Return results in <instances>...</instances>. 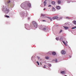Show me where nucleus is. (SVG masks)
I'll return each instance as SVG.
<instances>
[{"instance_id":"obj_43","label":"nucleus","mask_w":76,"mask_h":76,"mask_svg":"<svg viewBox=\"0 0 76 76\" xmlns=\"http://www.w3.org/2000/svg\"><path fill=\"white\" fill-rule=\"evenodd\" d=\"M47 0H45V1H47Z\"/></svg>"},{"instance_id":"obj_23","label":"nucleus","mask_w":76,"mask_h":76,"mask_svg":"<svg viewBox=\"0 0 76 76\" xmlns=\"http://www.w3.org/2000/svg\"><path fill=\"white\" fill-rule=\"evenodd\" d=\"M55 62L56 63H57V59H56L55 60Z\"/></svg>"},{"instance_id":"obj_14","label":"nucleus","mask_w":76,"mask_h":76,"mask_svg":"<svg viewBox=\"0 0 76 76\" xmlns=\"http://www.w3.org/2000/svg\"><path fill=\"white\" fill-rule=\"evenodd\" d=\"M52 9L53 11H55L56 10L55 8L54 7H53Z\"/></svg>"},{"instance_id":"obj_3","label":"nucleus","mask_w":76,"mask_h":76,"mask_svg":"<svg viewBox=\"0 0 76 76\" xmlns=\"http://www.w3.org/2000/svg\"><path fill=\"white\" fill-rule=\"evenodd\" d=\"M42 28L44 31H46V30H47V29H48V27L44 26H41L39 27V29H42Z\"/></svg>"},{"instance_id":"obj_33","label":"nucleus","mask_w":76,"mask_h":76,"mask_svg":"<svg viewBox=\"0 0 76 76\" xmlns=\"http://www.w3.org/2000/svg\"><path fill=\"white\" fill-rule=\"evenodd\" d=\"M20 6H21V7H22V8H22V4H21L20 5Z\"/></svg>"},{"instance_id":"obj_12","label":"nucleus","mask_w":76,"mask_h":76,"mask_svg":"<svg viewBox=\"0 0 76 76\" xmlns=\"http://www.w3.org/2000/svg\"><path fill=\"white\" fill-rule=\"evenodd\" d=\"M56 8L57 9H60V7L59 6H57L56 7Z\"/></svg>"},{"instance_id":"obj_35","label":"nucleus","mask_w":76,"mask_h":76,"mask_svg":"<svg viewBox=\"0 0 76 76\" xmlns=\"http://www.w3.org/2000/svg\"><path fill=\"white\" fill-rule=\"evenodd\" d=\"M74 28H75H75H76V26H75Z\"/></svg>"},{"instance_id":"obj_26","label":"nucleus","mask_w":76,"mask_h":76,"mask_svg":"<svg viewBox=\"0 0 76 76\" xmlns=\"http://www.w3.org/2000/svg\"><path fill=\"white\" fill-rule=\"evenodd\" d=\"M37 63L38 65H39V62L38 61L37 62Z\"/></svg>"},{"instance_id":"obj_18","label":"nucleus","mask_w":76,"mask_h":76,"mask_svg":"<svg viewBox=\"0 0 76 76\" xmlns=\"http://www.w3.org/2000/svg\"><path fill=\"white\" fill-rule=\"evenodd\" d=\"M58 4H60V3H61V1H58Z\"/></svg>"},{"instance_id":"obj_2","label":"nucleus","mask_w":76,"mask_h":76,"mask_svg":"<svg viewBox=\"0 0 76 76\" xmlns=\"http://www.w3.org/2000/svg\"><path fill=\"white\" fill-rule=\"evenodd\" d=\"M7 4H8V7H10V8H12L13 7V4L11 3L10 1L8 0L7 2Z\"/></svg>"},{"instance_id":"obj_38","label":"nucleus","mask_w":76,"mask_h":76,"mask_svg":"<svg viewBox=\"0 0 76 76\" xmlns=\"http://www.w3.org/2000/svg\"><path fill=\"white\" fill-rule=\"evenodd\" d=\"M41 7H42V5H41Z\"/></svg>"},{"instance_id":"obj_21","label":"nucleus","mask_w":76,"mask_h":76,"mask_svg":"<svg viewBox=\"0 0 76 76\" xmlns=\"http://www.w3.org/2000/svg\"><path fill=\"white\" fill-rule=\"evenodd\" d=\"M48 18H49V19H50L51 21H52V19L50 18L49 17H47Z\"/></svg>"},{"instance_id":"obj_27","label":"nucleus","mask_w":76,"mask_h":76,"mask_svg":"<svg viewBox=\"0 0 76 76\" xmlns=\"http://www.w3.org/2000/svg\"><path fill=\"white\" fill-rule=\"evenodd\" d=\"M66 19H70L69 18V17H66Z\"/></svg>"},{"instance_id":"obj_37","label":"nucleus","mask_w":76,"mask_h":76,"mask_svg":"<svg viewBox=\"0 0 76 76\" xmlns=\"http://www.w3.org/2000/svg\"><path fill=\"white\" fill-rule=\"evenodd\" d=\"M43 68H45V66H43Z\"/></svg>"},{"instance_id":"obj_15","label":"nucleus","mask_w":76,"mask_h":76,"mask_svg":"<svg viewBox=\"0 0 76 76\" xmlns=\"http://www.w3.org/2000/svg\"><path fill=\"white\" fill-rule=\"evenodd\" d=\"M5 16L7 18H10V17L8 15H5Z\"/></svg>"},{"instance_id":"obj_11","label":"nucleus","mask_w":76,"mask_h":76,"mask_svg":"<svg viewBox=\"0 0 76 76\" xmlns=\"http://www.w3.org/2000/svg\"><path fill=\"white\" fill-rule=\"evenodd\" d=\"M44 6H46V4H47V2H46V1H44Z\"/></svg>"},{"instance_id":"obj_6","label":"nucleus","mask_w":76,"mask_h":76,"mask_svg":"<svg viewBox=\"0 0 76 76\" xmlns=\"http://www.w3.org/2000/svg\"><path fill=\"white\" fill-rule=\"evenodd\" d=\"M62 54H66V51L64 50H62L61 51Z\"/></svg>"},{"instance_id":"obj_9","label":"nucleus","mask_w":76,"mask_h":76,"mask_svg":"<svg viewBox=\"0 0 76 76\" xmlns=\"http://www.w3.org/2000/svg\"><path fill=\"white\" fill-rule=\"evenodd\" d=\"M61 73H62V74H65L66 73V72H65V71H62L61 72Z\"/></svg>"},{"instance_id":"obj_19","label":"nucleus","mask_w":76,"mask_h":76,"mask_svg":"<svg viewBox=\"0 0 76 76\" xmlns=\"http://www.w3.org/2000/svg\"><path fill=\"white\" fill-rule=\"evenodd\" d=\"M73 23L75 25H76V21L75 20L73 21Z\"/></svg>"},{"instance_id":"obj_30","label":"nucleus","mask_w":76,"mask_h":76,"mask_svg":"<svg viewBox=\"0 0 76 76\" xmlns=\"http://www.w3.org/2000/svg\"><path fill=\"white\" fill-rule=\"evenodd\" d=\"M72 29H75V27H72Z\"/></svg>"},{"instance_id":"obj_31","label":"nucleus","mask_w":76,"mask_h":76,"mask_svg":"<svg viewBox=\"0 0 76 76\" xmlns=\"http://www.w3.org/2000/svg\"><path fill=\"white\" fill-rule=\"evenodd\" d=\"M50 52H48V54H50Z\"/></svg>"},{"instance_id":"obj_28","label":"nucleus","mask_w":76,"mask_h":76,"mask_svg":"<svg viewBox=\"0 0 76 76\" xmlns=\"http://www.w3.org/2000/svg\"><path fill=\"white\" fill-rule=\"evenodd\" d=\"M37 58L38 59H39V58H39V57H37Z\"/></svg>"},{"instance_id":"obj_22","label":"nucleus","mask_w":76,"mask_h":76,"mask_svg":"<svg viewBox=\"0 0 76 76\" xmlns=\"http://www.w3.org/2000/svg\"><path fill=\"white\" fill-rule=\"evenodd\" d=\"M49 67H51V64H49L48 65Z\"/></svg>"},{"instance_id":"obj_16","label":"nucleus","mask_w":76,"mask_h":76,"mask_svg":"<svg viewBox=\"0 0 76 76\" xmlns=\"http://www.w3.org/2000/svg\"><path fill=\"white\" fill-rule=\"evenodd\" d=\"M63 43H64V44L65 45H66V42H65L64 41H62Z\"/></svg>"},{"instance_id":"obj_13","label":"nucleus","mask_w":76,"mask_h":76,"mask_svg":"<svg viewBox=\"0 0 76 76\" xmlns=\"http://www.w3.org/2000/svg\"><path fill=\"white\" fill-rule=\"evenodd\" d=\"M51 3L52 4L54 5L55 4V1H52L51 2Z\"/></svg>"},{"instance_id":"obj_42","label":"nucleus","mask_w":76,"mask_h":76,"mask_svg":"<svg viewBox=\"0 0 76 76\" xmlns=\"http://www.w3.org/2000/svg\"><path fill=\"white\" fill-rule=\"evenodd\" d=\"M69 57H71V56H70Z\"/></svg>"},{"instance_id":"obj_25","label":"nucleus","mask_w":76,"mask_h":76,"mask_svg":"<svg viewBox=\"0 0 76 76\" xmlns=\"http://www.w3.org/2000/svg\"><path fill=\"white\" fill-rule=\"evenodd\" d=\"M62 31L61 30H60V31L59 32V34H60V33H61V32H62Z\"/></svg>"},{"instance_id":"obj_32","label":"nucleus","mask_w":76,"mask_h":76,"mask_svg":"<svg viewBox=\"0 0 76 76\" xmlns=\"http://www.w3.org/2000/svg\"><path fill=\"white\" fill-rule=\"evenodd\" d=\"M42 22H46V21L45 20H43Z\"/></svg>"},{"instance_id":"obj_7","label":"nucleus","mask_w":76,"mask_h":76,"mask_svg":"<svg viewBox=\"0 0 76 76\" xmlns=\"http://www.w3.org/2000/svg\"><path fill=\"white\" fill-rule=\"evenodd\" d=\"M58 16H55L53 17L52 19L53 20H54L55 19H58Z\"/></svg>"},{"instance_id":"obj_40","label":"nucleus","mask_w":76,"mask_h":76,"mask_svg":"<svg viewBox=\"0 0 76 76\" xmlns=\"http://www.w3.org/2000/svg\"><path fill=\"white\" fill-rule=\"evenodd\" d=\"M40 64H41V65H42V64H41V63Z\"/></svg>"},{"instance_id":"obj_24","label":"nucleus","mask_w":76,"mask_h":76,"mask_svg":"<svg viewBox=\"0 0 76 76\" xmlns=\"http://www.w3.org/2000/svg\"><path fill=\"white\" fill-rule=\"evenodd\" d=\"M41 16H45V14H41Z\"/></svg>"},{"instance_id":"obj_39","label":"nucleus","mask_w":76,"mask_h":76,"mask_svg":"<svg viewBox=\"0 0 76 76\" xmlns=\"http://www.w3.org/2000/svg\"><path fill=\"white\" fill-rule=\"evenodd\" d=\"M44 18H47V17H45Z\"/></svg>"},{"instance_id":"obj_20","label":"nucleus","mask_w":76,"mask_h":76,"mask_svg":"<svg viewBox=\"0 0 76 76\" xmlns=\"http://www.w3.org/2000/svg\"><path fill=\"white\" fill-rule=\"evenodd\" d=\"M56 40H57V41H58L59 39H58V37H56Z\"/></svg>"},{"instance_id":"obj_17","label":"nucleus","mask_w":76,"mask_h":76,"mask_svg":"<svg viewBox=\"0 0 76 76\" xmlns=\"http://www.w3.org/2000/svg\"><path fill=\"white\" fill-rule=\"evenodd\" d=\"M45 58H46V59H49V57H48V56H46Z\"/></svg>"},{"instance_id":"obj_34","label":"nucleus","mask_w":76,"mask_h":76,"mask_svg":"<svg viewBox=\"0 0 76 76\" xmlns=\"http://www.w3.org/2000/svg\"><path fill=\"white\" fill-rule=\"evenodd\" d=\"M46 9L45 8H44V10H45Z\"/></svg>"},{"instance_id":"obj_8","label":"nucleus","mask_w":76,"mask_h":76,"mask_svg":"<svg viewBox=\"0 0 76 76\" xmlns=\"http://www.w3.org/2000/svg\"><path fill=\"white\" fill-rule=\"evenodd\" d=\"M52 54H53V55H54V56L56 55V53L55 52H53L52 53Z\"/></svg>"},{"instance_id":"obj_41","label":"nucleus","mask_w":76,"mask_h":76,"mask_svg":"<svg viewBox=\"0 0 76 76\" xmlns=\"http://www.w3.org/2000/svg\"><path fill=\"white\" fill-rule=\"evenodd\" d=\"M28 19H29V18H28Z\"/></svg>"},{"instance_id":"obj_5","label":"nucleus","mask_w":76,"mask_h":76,"mask_svg":"<svg viewBox=\"0 0 76 76\" xmlns=\"http://www.w3.org/2000/svg\"><path fill=\"white\" fill-rule=\"evenodd\" d=\"M31 7V4L30 3H29L28 4V5L26 6V9H28L29 7Z\"/></svg>"},{"instance_id":"obj_4","label":"nucleus","mask_w":76,"mask_h":76,"mask_svg":"<svg viewBox=\"0 0 76 76\" xmlns=\"http://www.w3.org/2000/svg\"><path fill=\"white\" fill-rule=\"evenodd\" d=\"M33 24L35 28H37V26H38V24H37V23H36V22L33 21Z\"/></svg>"},{"instance_id":"obj_36","label":"nucleus","mask_w":76,"mask_h":76,"mask_svg":"<svg viewBox=\"0 0 76 76\" xmlns=\"http://www.w3.org/2000/svg\"><path fill=\"white\" fill-rule=\"evenodd\" d=\"M62 18L61 17V18H60V19H61Z\"/></svg>"},{"instance_id":"obj_29","label":"nucleus","mask_w":76,"mask_h":76,"mask_svg":"<svg viewBox=\"0 0 76 76\" xmlns=\"http://www.w3.org/2000/svg\"><path fill=\"white\" fill-rule=\"evenodd\" d=\"M51 5H49L48 6V7H51Z\"/></svg>"},{"instance_id":"obj_44","label":"nucleus","mask_w":76,"mask_h":76,"mask_svg":"<svg viewBox=\"0 0 76 76\" xmlns=\"http://www.w3.org/2000/svg\"><path fill=\"white\" fill-rule=\"evenodd\" d=\"M44 66H45V65H44Z\"/></svg>"},{"instance_id":"obj_10","label":"nucleus","mask_w":76,"mask_h":76,"mask_svg":"<svg viewBox=\"0 0 76 76\" xmlns=\"http://www.w3.org/2000/svg\"><path fill=\"white\" fill-rule=\"evenodd\" d=\"M64 28L65 29H69V27H68L66 26H64Z\"/></svg>"},{"instance_id":"obj_1","label":"nucleus","mask_w":76,"mask_h":76,"mask_svg":"<svg viewBox=\"0 0 76 76\" xmlns=\"http://www.w3.org/2000/svg\"><path fill=\"white\" fill-rule=\"evenodd\" d=\"M3 10L5 12V13H8L9 12V10L7 8V7L6 6L4 7V9Z\"/></svg>"}]
</instances>
